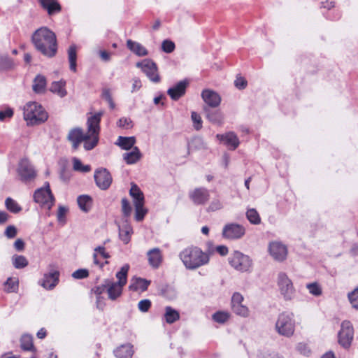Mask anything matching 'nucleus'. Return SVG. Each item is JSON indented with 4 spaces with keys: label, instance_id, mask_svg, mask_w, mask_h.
Returning <instances> with one entry per match:
<instances>
[{
    "label": "nucleus",
    "instance_id": "79ce46f5",
    "mask_svg": "<svg viewBox=\"0 0 358 358\" xmlns=\"http://www.w3.org/2000/svg\"><path fill=\"white\" fill-rule=\"evenodd\" d=\"M73 168L75 171L82 173H87L91 171L90 165H83L81 161L76 157L73 159Z\"/></svg>",
    "mask_w": 358,
    "mask_h": 358
},
{
    "label": "nucleus",
    "instance_id": "338daca9",
    "mask_svg": "<svg viewBox=\"0 0 358 358\" xmlns=\"http://www.w3.org/2000/svg\"><path fill=\"white\" fill-rule=\"evenodd\" d=\"M13 115V112L11 109L0 111V120H3L6 117H10Z\"/></svg>",
    "mask_w": 358,
    "mask_h": 358
},
{
    "label": "nucleus",
    "instance_id": "393cba45",
    "mask_svg": "<svg viewBox=\"0 0 358 358\" xmlns=\"http://www.w3.org/2000/svg\"><path fill=\"white\" fill-rule=\"evenodd\" d=\"M114 354L117 358H131L134 355L133 345L131 343L122 345L114 350Z\"/></svg>",
    "mask_w": 358,
    "mask_h": 358
},
{
    "label": "nucleus",
    "instance_id": "c85d7f7f",
    "mask_svg": "<svg viewBox=\"0 0 358 358\" xmlns=\"http://www.w3.org/2000/svg\"><path fill=\"white\" fill-rule=\"evenodd\" d=\"M42 7L47 10L51 15L59 13L61 10V6L57 0H39Z\"/></svg>",
    "mask_w": 358,
    "mask_h": 358
},
{
    "label": "nucleus",
    "instance_id": "4c0bfd02",
    "mask_svg": "<svg viewBox=\"0 0 358 358\" xmlns=\"http://www.w3.org/2000/svg\"><path fill=\"white\" fill-rule=\"evenodd\" d=\"M12 263L17 269L25 268L28 265L27 259L23 255H15L12 257Z\"/></svg>",
    "mask_w": 358,
    "mask_h": 358
},
{
    "label": "nucleus",
    "instance_id": "2eb2a0df",
    "mask_svg": "<svg viewBox=\"0 0 358 358\" xmlns=\"http://www.w3.org/2000/svg\"><path fill=\"white\" fill-rule=\"evenodd\" d=\"M96 185L102 190L108 189L112 183V177L106 169L101 168L94 172Z\"/></svg>",
    "mask_w": 358,
    "mask_h": 358
},
{
    "label": "nucleus",
    "instance_id": "9d476101",
    "mask_svg": "<svg viewBox=\"0 0 358 358\" xmlns=\"http://www.w3.org/2000/svg\"><path fill=\"white\" fill-rule=\"evenodd\" d=\"M277 284L280 294L286 300H289L294 297L295 289L293 283L285 273H279Z\"/></svg>",
    "mask_w": 358,
    "mask_h": 358
},
{
    "label": "nucleus",
    "instance_id": "dca6fc26",
    "mask_svg": "<svg viewBox=\"0 0 358 358\" xmlns=\"http://www.w3.org/2000/svg\"><path fill=\"white\" fill-rule=\"evenodd\" d=\"M268 252L270 255L278 262L284 261L287 256V247L279 241H273L269 243Z\"/></svg>",
    "mask_w": 358,
    "mask_h": 358
},
{
    "label": "nucleus",
    "instance_id": "052dcab7",
    "mask_svg": "<svg viewBox=\"0 0 358 358\" xmlns=\"http://www.w3.org/2000/svg\"><path fill=\"white\" fill-rule=\"evenodd\" d=\"M101 96L107 102H109V101L113 100L112 95H111V93H110V90L108 88L103 89Z\"/></svg>",
    "mask_w": 358,
    "mask_h": 358
},
{
    "label": "nucleus",
    "instance_id": "a211bd4d",
    "mask_svg": "<svg viewBox=\"0 0 358 358\" xmlns=\"http://www.w3.org/2000/svg\"><path fill=\"white\" fill-rule=\"evenodd\" d=\"M243 296L238 292H236L231 297V308L234 313L241 317L249 315V309L242 304Z\"/></svg>",
    "mask_w": 358,
    "mask_h": 358
},
{
    "label": "nucleus",
    "instance_id": "a19ab883",
    "mask_svg": "<svg viewBox=\"0 0 358 358\" xmlns=\"http://www.w3.org/2000/svg\"><path fill=\"white\" fill-rule=\"evenodd\" d=\"M246 217L248 221L252 224H259L261 222L260 216L255 208H250L246 212Z\"/></svg>",
    "mask_w": 358,
    "mask_h": 358
},
{
    "label": "nucleus",
    "instance_id": "8fccbe9b",
    "mask_svg": "<svg viewBox=\"0 0 358 358\" xmlns=\"http://www.w3.org/2000/svg\"><path fill=\"white\" fill-rule=\"evenodd\" d=\"M175 48V43L170 40H164L162 43V50L166 53L172 52Z\"/></svg>",
    "mask_w": 358,
    "mask_h": 358
},
{
    "label": "nucleus",
    "instance_id": "c756f323",
    "mask_svg": "<svg viewBox=\"0 0 358 358\" xmlns=\"http://www.w3.org/2000/svg\"><path fill=\"white\" fill-rule=\"evenodd\" d=\"M127 46L133 53L139 57L146 56L148 54V50L144 46L131 39L127 41Z\"/></svg>",
    "mask_w": 358,
    "mask_h": 358
},
{
    "label": "nucleus",
    "instance_id": "4468645a",
    "mask_svg": "<svg viewBox=\"0 0 358 358\" xmlns=\"http://www.w3.org/2000/svg\"><path fill=\"white\" fill-rule=\"evenodd\" d=\"M245 234V227L237 223H229L226 224L222 229V236L224 238L229 240L239 239Z\"/></svg>",
    "mask_w": 358,
    "mask_h": 358
},
{
    "label": "nucleus",
    "instance_id": "09e8293b",
    "mask_svg": "<svg viewBox=\"0 0 358 358\" xmlns=\"http://www.w3.org/2000/svg\"><path fill=\"white\" fill-rule=\"evenodd\" d=\"M229 317V315L227 313L217 312L213 314V319L217 322L224 323L228 320Z\"/></svg>",
    "mask_w": 358,
    "mask_h": 358
},
{
    "label": "nucleus",
    "instance_id": "58836bf2",
    "mask_svg": "<svg viewBox=\"0 0 358 358\" xmlns=\"http://www.w3.org/2000/svg\"><path fill=\"white\" fill-rule=\"evenodd\" d=\"M129 269V266L128 264H125L121 268L120 271L116 273V278L118 279V282H116L117 283L122 286H124L127 284V273Z\"/></svg>",
    "mask_w": 358,
    "mask_h": 358
},
{
    "label": "nucleus",
    "instance_id": "13d9d810",
    "mask_svg": "<svg viewBox=\"0 0 358 358\" xmlns=\"http://www.w3.org/2000/svg\"><path fill=\"white\" fill-rule=\"evenodd\" d=\"M234 85L238 89H245L247 86V81L243 77H238L234 81Z\"/></svg>",
    "mask_w": 358,
    "mask_h": 358
},
{
    "label": "nucleus",
    "instance_id": "6e6d98bb",
    "mask_svg": "<svg viewBox=\"0 0 358 358\" xmlns=\"http://www.w3.org/2000/svg\"><path fill=\"white\" fill-rule=\"evenodd\" d=\"M67 212V208L64 206H59L57 211V220L59 222H64L65 221V215Z\"/></svg>",
    "mask_w": 358,
    "mask_h": 358
},
{
    "label": "nucleus",
    "instance_id": "e2e57ef3",
    "mask_svg": "<svg viewBox=\"0 0 358 358\" xmlns=\"http://www.w3.org/2000/svg\"><path fill=\"white\" fill-rule=\"evenodd\" d=\"M142 86L140 79L135 78L133 79L131 92H136L141 89Z\"/></svg>",
    "mask_w": 358,
    "mask_h": 358
},
{
    "label": "nucleus",
    "instance_id": "a878e982",
    "mask_svg": "<svg viewBox=\"0 0 358 358\" xmlns=\"http://www.w3.org/2000/svg\"><path fill=\"white\" fill-rule=\"evenodd\" d=\"M136 143V140L134 136L125 137L120 136L115 144L122 150H129L135 147Z\"/></svg>",
    "mask_w": 358,
    "mask_h": 358
},
{
    "label": "nucleus",
    "instance_id": "b1692460",
    "mask_svg": "<svg viewBox=\"0 0 358 358\" xmlns=\"http://www.w3.org/2000/svg\"><path fill=\"white\" fill-rule=\"evenodd\" d=\"M216 137L232 150H235L240 143L237 136L234 132H228L225 134H217Z\"/></svg>",
    "mask_w": 358,
    "mask_h": 358
},
{
    "label": "nucleus",
    "instance_id": "4d7b16f0",
    "mask_svg": "<svg viewBox=\"0 0 358 358\" xmlns=\"http://www.w3.org/2000/svg\"><path fill=\"white\" fill-rule=\"evenodd\" d=\"M222 208V203L220 199H213L209 205L208 209L211 211H215Z\"/></svg>",
    "mask_w": 358,
    "mask_h": 358
},
{
    "label": "nucleus",
    "instance_id": "ea45409f",
    "mask_svg": "<svg viewBox=\"0 0 358 358\" xmlns=\"http://www.w3.org/2000/svg\"><path fill=\"white\" fill-rule=\"evenodd\" d=\"M19 281L16 278H8L4 283L5 289L8 292H16L18 289Z\"/></svg>",
    "mask_w": 358,
    "mask_h": 358
},
{
    "label": "nucleus",
    "instance_id": "6e6552de",
    "mask_svg": "<svg viewBox=\"0 0 358 358\" xmlns=\"http://www.w3.org/2000/svg\"><path fill=\"white\" fill-rule=\"evenodd\" d=\"M34 200L41 206L50 209L55 203V198L51 192L50 184L45 182L43 187L37 189L34 194Z\"/></svg>",
    "mask_w": 358,
    "mask_h": 358
},
{
    "label": "nucleus",
    "instance_id": "69168bd1",
    "mask_svg": "<svg viewBox=\"0 0 358 358\" xmlns=\"http://www.w3.org/2000/svg\"><path fill=\"white\" fill-rule=\"evenodd\" d=\"M216 250L221 256H225L228 254V248L225 245H218L215 248Z\"/></svg>",
    "mask_w": 358,
    "mask_h": 358
},
{
    "label": "nucleus",
    "instance_id": "f3484780",
    "mask_svg": "<svg viewBox=\"0 0 358 358\" xmlns=\"http://www.w3.org/2000/svg\"><path fill=\"white\" fill-rule=\"evenodd\" d=\"M189 197L196 205H204L210 199L209 191L204 187H197L189 192Z\"/></svg>",
    "mask_w": 358,
    "mask_h": 358
},
{
    "label": "nucleus",
    "instance_id": "de8ad7c7",
    "mask_svg": "<svg viewBox=\"0 0 358 358\" xmlns=\"http://www.w3.org/2000/svg\"><path fill=\"white\" fill-rule=\"evenodd\" d=\"M117 126L122 129H128L133 127L132 121L129 117H121L117 122Z\"/></svg>",
    "mask_w": 358,
    "mask_h": 358
},
{
    "label": "nucleus",
    "instance_id": "4be33fe9",
    "mask_svg": "<svg viewBox=\"0 0 358 358\" xmlns=\"http://www.w3.org/2000/svg\"><path fill=\"white\" fill-rule=\"evenodd\" d=\"M187 85L188 83L187 81L181 80L173 87L169 88L167 93L173 100L176 101L185 94Z\"/></svg>",
    "mask_w": 358,
    "mask_h": 358
},
{
    "label": "nucleus",
    "instance_id": "bb28decb",
    "mask_svg": "<svg viewBox=\"0 0 358 358\" xmlns=\"http://www.w3.org/2000/svg\"><path fill=\"white\" fill-rule=\"evenodd\" d=\"M66 84V81L63 79L59 81H54L50 85V90L59 97L63 98L67 94Z\"/></svg>",
    "mask_w": 358,
    "mask_h": 358
},
{
    "label": "nucleus",
    "instance_id": "f03ea898",
    "mask_svg": "<svg viewBox=\"0 0 358 358\" xmlns=\"http://www.w3.org/2000/svg\"><path fill=\"white\" fill-rule=\"evenodd\" d=\"M35 48L48 57H54L57 51L55 34L46 27H42L34 31L31 38Z\"/></svg>",
    "mask_w": 358,
    "mask_h": 358
},
{
    "label": "nucleus",
    "instance_id": "37998d69",
    "mask_svg": "<svg viewBox=\"0 0 358 358\" xmlns=\"http://www.w3.org/2000/svg\"><path fill=\"white\" fill-rule=\"evenodd\" d=\"M5 205L8 210L14 213H19L22 210V208L18 205V203L10 197H8L6 199Z\"/></svg>",
    "mask_w": 358,
    "mask_h": 358
},
{
    "label": "nucleus",
    "instance_id": "49530a36",
    "mask_svg": "<svg viewBox=\"0 0 358 358\" xmlns=\"http://www.w3.org/2000/svg\"><path fill=\"white\" fill-rule=\"evenodd\" d=\"M306 287L309 292L314 296H318L322 294V288L320 285L317 282L308 284Z\"/></svg>",
    "mask_w": 358,
    "mask_h": 358
},
{
    "label": "nucleus",
    "instance_id": "7c9ffc66",
    "mask_svg": "<svg viewBox=\"0 0 358 358\" xmlns=\"http://www.w3.org/2000/svg\"><path fill=\"white\" fill-rule=\"evenodd\" d=\"M150 285V281L141 278H134L131 280V284L129 287L130 290L132 291H138L141 290L142 292L145 291Z\"/></svg>",
    "mask_w": 358,
    "mask_h": 358
},
{
    "label": "nucleus",
    "instance_id": "3c124183",
    "mask_svg": "<svg viewBox=\"0 0 358 358\" xmlns=\"http://www.w3.org/2000/svg\"><path fill=\"white\" fill-rule=\"evenodd\" d=\"M151 301L150 299L141 300L138 303V308L142 313H146L151 307Z\"/></svg>",
    "mask_w": 358,
    "mask_h": 358
},
{
    "label": "nucleus",
    "instance_id": "72a5a7b5",
    "mask_svg": "<svg viewBox=\"0 0 358 358\" xmlns=\"http://www.w3.org/2000/svg\"><path fill=\"white\" fill-rule=\"evenodd\" d=\"M68 58L69 62V68L71 71L76 72V59H77V53H76V46L75 45H71L68 50Z\"/></svg>",
    "mask_w": 358,
    "mask_h": 358
},
{
    "label": "nucleus",
    "instance_id": "f8f14e48",
    "mask_svg": "<svg viewBox=\"0 0 358 358\" xmlns=\"http://www.w3.org/2000/svg\"><path fill=\"white\" fill-rule=\"evenodd\" d=\"M123 287L111 280L107 279L104 281L102 287L96 288V293L101 294L105 289L107 291L108 299L115 301L121 296Z\"/></svg>",
    "mask_w": 358,
    "mask_h": 358
},
{
    "label": "nucleus",
    "instance_id": "aec40b11",
    "mask_svg": "<svg viewBox=\"0 0 358 358\" xmlns=\"http://www.w3.org/2000/svg\"><path fill=\"white\" fill-rule=\"evenodd\" d=\"M203 101L211 108L217 107L221 102V97L218 93L211 90H204L201 92Z\"/></svg>",
    "mask_w": 358,
    "mask_h": 358
},
{
    "label": "nucleus",
    "instance_id": "412c9836",
    "mask_svg": "<svg viewBox=\"0 0 358 358\" xmlns=\"http://www.w3.org/2000/svg\"><path fill=\"white\" fill-rule=\"evenodd\" d=\"M59 273L57 271H52L43 275L41 285L46 289H52L59 282Z\"/></svg>",
    "mask_w": 358,
    "mask_h": 358
},
{
    "label": "nucleus",
    "instance_id": "6ab92c4d",
    "mask_svg": "<svg viewBox=\"0 0 358 358\" xmlns=\"http://www.w3.org/2000/svg\"><path fill=\"white\" fill-rule=\"evenodd\" d=\"M119 229V237L120 240L124 243L127 244L130 240L133 229L127 218L122 220L121 222H117Z\"/></svg>",
    "mask_w": 358,
    "mask_h": 358
},
{
    "label": "nucleus",
    "instance_id": "ddd939ff",
    "mask_svg": "<svg viewBox=\"0 0 358 358\" xmlns=\"http://www.w3.org/2000/svg\"><path fill=\"white\" fill-rule=\"evenodd\" d=\"M17 173L21 180L24 182L33 180L36 176V172L34 166L27 159H22L20 161Z\"/></svg>",
    "mask_w": 358,
    "mask_h": 358
},
{
    "label": "nucleus",
    "instance_id": "0eeeda50",
    "mask_svg": "<svg viewBox=\"0 0 358 358\" xmlns=\"http://www.w3.org/2000/svg\"><path fill=\"white\" fill-rule=\"evenodd\" d=\"M129 194L133 199L135 207V219L137 221H141L147 213V210L144 208L143 193L136 184H132Z\"/></svg>",
    "mask_w": 358,
    "mask_h": 358
},
{
    "label": "nucleus",
    "instance_id": "c9c22d12",
    "mask_svg": "<svg viewBox=\"0 0 358 358\" xmlns=\"http://www.w3.org/2000/svg\"><path fill=\"white\" fill-rule=\"evenodd\" d=\"M20 346L23 350L26 351H36L33 344V338L30 335H24L20 340Z\"/></svg>",
    "mask_w": 358,
    "mask_h": 358
},
{
    "label": "nucleus",
    "instance_id": "5fc2aeb1",
    "mask_svg": "<svg viewBox=\"0 0 358 358\" xmlns=\"http://www.w3.org/2000/svg\"><path fill=\"white\" fill-rule=\"evenodd\" d=\"M89 276V271L85 268H80L72 273V277L75 279H84Z\"/></svg>",
    "mask_w": 358,
    "mask_h": 358
},
{
    "label": "nucleus",
    "instance_id": "f704fd0d",
    "mask_svg": "<svg viewBox=\"0 0 358 358\" xmlns=\"http://www.w3.org/2000/svg\"><path fill=\"white\" fill-rule=\"evenodd\" d=\"M208 120L214 124H221L223 122V115L220 110H210L206 109Z\"/></svg>",
    "mask_w": 358,
    "mask_h": 358
},
{
    "label": "nucleus",
    "instance_id": "864d4df0",
    "mask_svg": "<svg viewBox=\"0 0 358 358\" xmlns=\"http://www.w3.org/2000/svg\"><path fill=\"white\" fill-rule=\"evenodd\" d=\"M122 210L125 218L127 219L131 213V207L129 201L125 198L122 199Z\"/></svg>",
    "mask_w": 358,
    "mask_h": 358
},
{
    "label": "nucleus",
    "instance_id": "603ef678",
    "mask_svg": "<svg viewBox=\"0 0 358 358\" xmlns=\"http://www.w3.org/2000/svg\"><path fill=\"white\" fill-rule=\"evenodd\" d=\"M192 120L194 123V127L196 130H199L202 127V120L199 114L196 112H192Z\"/></svg>",
    "mask_w": 358,
    "mask_h": 358
},
{
    "label": "nucleus",
    "instance_id": "0e129e2a",
    "mask_svg": "<svg viewBox=\"0 0 358 358\" xmlns=\"http://www.w3.org/2000/svg\"><path fill=\"white\" fill-rule=\"evenodd\" d=\"M14 248L17 251H22L24 249V243L21 238L17 239L14 243Z\"/></svg>",
    "mask_w": 358,
    "mask_h": 358
},
{
    "label": "nucleus",
    "instance_id": "5701e85b",
    "mask_svg": "<svg viewBox=\"0 0 358 358\" xmlns=\"http://www.w3.org/2000/svg\"><path fill=\"white\" fill-rule=\"evenodd\" d=\"M147 257L149 265L153 268L159 267L162 262V255L161 250L158 248H152L148 251Z\"/></svg>",
    "mask_w": 358,
    "mask_h": 358
},
{
    "label": "nucleus",
    "instance_id": "bf43d9fd",
    "mask_svg": "<svg viewBox=\"0 0 358 358\" xmlns=\"http://www.w3.org/2000/svg\"><path fill=\"white\" fill-rule=\"evenodd\" d=\"M16 234L17 229L14 226L10 225L6 229L5 235L7 236V238H13L16 236Z\"/></svg>",
    "mask_w": 358,
    "mask_h": 358
},
{
    "label": "nucleus",
    "instance_id": "c03bdc74",
    "mask_svg": "<svg viewBox=\"0 0 358 358\" xmlns=\"http://www.w3.org/2000/svg\"><path fill=\"white\" fill-rule=\"evenodd\" d=\"M348 299L352 307L358 310V287L348 294Z\"/></svg>",
    "mask_w": 358,
    "mask_h": 358
},
{
    "label": "nucleus",
    "instance_id": "2f4dec72",
    "mask_svg": "<svg viewBox=\"0 0 358 358\" xmlns=\"http://www.w3.org/2000/svg\"><path fill=\"white\" fill-rule=\"evenodd\" d=\"M46 87V79L42 75H38L34 80L32 88L34 92L37 94L43 93Z\"/></svg>",
    "mask_w": 358,
    "mask_h": 358
},
{
    "label": "nucleus",
    "instance_id": "774afa93",
    "mask_svg": "<svg viewBox=\"0 0 358 358\" xmlns=\"http://www.w3.org/2000/svg\"><path fill=\"white\" fill-rule=\"evenodd\" d=\"M95 253H99L103 258L108 259L110 257L109 255L105 251V248L101 246H99L94 249Z\"/></svg>",
    "mask_w": 358,
    "mask_h": 358
},
{
    "label": "nucleus",
    "instance_id": "f257e3e1",
    "mask_svg": "<svg viewBox=\"0 0 358 358\" xmlns=\"http://www.w3.org/2000/svg\"><path fill=\"white\" fill-rule=\"evenodd\" d=\"M103 115L99 112L87 119V133L84 134L79 128L71 129L68 135V139L72 143L73 148L76 150L80 143L84 141V148L86 150H92L98 143L100 131V121Z\"/></svg>",
    "mask_w": 358,
    "mask_h": 358
},
{
    "label": "nucleus",
    "instance_id": "9b49d317",
    "mask_svg": "<svg viewBox=\"0 0 358 358\" xmlns=\"http://www.w3.org/2000/svg\"><path fill=\"white\" fill-rule=\"evenodd\" d=\"M136 66L142 70L151 82L157 83L160 81L157 64L151 59H143L136 63Z\"/></svg>",
    "mask_w": 358,
    "mask_h": 358
},
{
    "label": "nucleus",
    "instance_id": "cd10ccee",
    "mask_svg": "<svg viewBox=\"0 0 358 358\" xmlns=\"http://www.w3.org/2000/svg\"><path fill=\"white\" fill-rule=\"evenodd\" d=\"M122 157L127 164H134L141 159L142 154L138 147H134L131 152L124 153Z\"/></svg>",
    "mask_w": 358,
    "mask_h": 358
},
{
    "label": "nucleus",
    "instance_id": "e433bc0d",
    "mask_svg": "<svg viewBox=\"0 0 358 358\" xmlns=\"http://www.w3.org/2000/svg\"><path fill=\"white\" fill-rule=\"evenodd\" d=\"M165 310L164 317L167 323L172 324L179 320L180 315L177 310L170 306L166 307Z\"/></svg>",
    "mask_w": 358,
    "mask_h": 358
},
{
    "label": "nucleus",
    "instance_id": "a18cd8bd",
    "mask_svg": "<svg viewBox=\"0 0 358 358\" xmlns=\"http://www.w3.org/2000/svg\"><path fill=\"white\" fill-rule=\"evenodd\" d=\"M13 65V61L8 56L0 57V71L11 69Z\"/></svg>",
    "mask_w": 358,
    "mask_h": 358
},
{
    "label": "nucleus",
    "instance_id": "7ed1b4c3",
    "mask_svg": "<svg viewBox=\"0 0 358 358\" xmlns=\"http://www.w3.org/2000/svg\"><path fill=\"white\" fill-rule=\"evenodd\" d=\"M213 252L214 250L210 248L204 252L199 247L189 246L179 253V258L187 269L195 270L207 265Z\"/></svg>",
    "mask_w": 358,
    "mask_h": 358
},
{
    "label": "nucleus",
    "instance_id": "473e14b6",
    "mask_svg": "<svg viewBox=\"0 0 358 358\" xmlns=\"http://www.w3.org/2000/svg\"><path fill=\"white\" fill-rule=\"evenodd\" d=\"M79 208L83 212H88L92 206V199L88 195H80L77 199Z\"/></svg>",
    "mask_w": 358,
    "mask_h": 358
},
{
    "label": "nucleus",
    "instance_id": "680f3d73",
    "mask_svg": "<svg viewBox=\"0 0 358 358\" xmlns=\"http://www.w3.org/2000/svg\"><path fill=\"white\" fill-rule=\"evenodd\" d=\"M297 350L300 353L304 355H308L310 353V350L308 349V346L304 343H299L297 345Z\"/></svg>",
    "mask_w": 358,
    "mask_h": 358
},
{
    "label": "nucleus",
    "instance_id": "39448f33",
    "mask_svg": "<svg viewBox=\"0 0 358 358\" xmlns=\"http://www.w3.org/2000/svg\"><path fill=\"white\" fill-rule=\"evenodd\" d=\"M276 331L282 336L289 338L295 331V320L292 313L284 312L280 313L275 322Z\"/></svg>",
    "mask_w": 358,
    "mask_h": 358
},
{
    "label": "nucleus",
    "instance_id": "423d86ee",
    "mask_svg": "<svg viewBox=\"0 0 358 358\" xmlns=\"http://www.w3.org/2000/svg\"><path fill=\"white\" fill-rule=\"evenodd\" d=\"M230 266L236 271L241 273H250L252 269V260L247 255L240 251H234L229 259Z\"/></svg>",
    "mask_w": 358,
    "mask_h": 358
},
{
    "label": "nucleus",
    "instance_id": "20e7f679",
    "mask_svg": "<svg viewBox=\"0 0 358 358\" xmlns=\"http://www.w3.org/2000/svg\"><path fill=\"white\" fill-rule=\"evenodd\" d=\"M24 118L29 125L43 123L48 120V115L42 106L37 102H29L24 106Z\"/></svg>",
    "mask_w": 358,
    "mask_h": 358
},
{
    "label": "nucleus",
    "instance_id": "1a4fd4ad",
    "mask_svg": "<svg viewBox=\"0 0 358 358\" xmlns=\"http://www.w3.org/2000/svg\"><path fill=\"white\" fill-rule=\"evenodd\" d=\"M354 338V328L351 322L344 320L341 324V329L338 333L339 344L344 348H348L352 344Z\"/></svg>",
    "mask_w": 358,
    "mask_h": 358
}]
</instances>
